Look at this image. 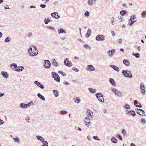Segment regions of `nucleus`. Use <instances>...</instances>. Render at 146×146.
I'll return each mask as SVG.
<instances>
[{
    "instance_id": "6e6d98bb",
    "label": "nucleus",
    "mask_w": 146,
    "mask_h": 146,
    "mask_svg": "<svg viewBox=\"0 0 146 146\" xmlns=\"http://www.w3.org/2000/svg\"><path fill=\"white\" fill-rule=\"evenodd\" d=\"M131 23H128V24L130 25L131 26H132V25L133 24V23H134L136 21V20L133 21H131Z\"/></svg>"
},
{
    "instance_id": "f3484780",
    "label": "nucleus",
    "mask_w": 146,
    "mask_h": 146,
    "mask_svg": "<svg viewBox=\"0 0 146 146\" xmlns=\"http://www.w3.org/2000/svg\"><path fill=\"white\" fill-rule=\"evenodd\" d=\"M115 51V49H112L111 50H109L107 52V53L109 56H112Z\"/></svg>"
},
{
    "instance_id": "c756f323",
    "label": "nucleus",
    "mask_w": 146,
    "mask_h": 146,
    "mask_svg": "<svg viewBox=\"0 0 146 146\" xmlns=\"http://www.w3.org/2000/svg\"><path fill=\"white\" fill-rule=\"evenodd\" d=\"M88 90L90 93L93 94L95 93L96 92V89H93L91 88H89Z\"/></svg>"
},
{
    "instance_id": "680f3d73",
    "label": "nucleus",
    "mask_w": 146,
    "mask_h": 146,
    "mask_svg": "<svg viewBox=\"0 0 146 146\" xmlns=\"http://www.w3.org/2000/svg\"><path fill=\"white\" fill-rule=\"evenodd\" d=\"M40 7L42 8H44L46 7V5L44 4H41L40 5Z\"/></svg>"
},
{
    "instance_id": "a19ab883",
    "label": "nucleus",
    "mask_w": 146,
    "mask_h": 146,
    "mask_svg": "<svg viewBox=\"0 0 146 146\" xmlns=\"http://www.w3.org/2000/svg\"><path fill=\"white\" fill-rule=\"evenodd\" d=\"M68 112L66 110H61L60 111V113L61 115H64L67 113Z\"/></svg>"
},
{
    "instance_id": "423d86ee",
    "label": "nucleus",
    "mask_w": 146,
    "mask_h": 146,
    "mask_svg": "<svg viewBox=\"0 0 146 146\" xmlns=\"http://www.w3.org/2000/svg\"><path fill=\"white\" fill-rule=\"evenodd\" d=\"M51 66V64L48 60H45L44 61V66L46 69L50 68Z\"/></svg>"
},
{
    "instance_id": "e2e57ef3",
    "label": "nucleus",
    "mask_w": 146,
    "mask_h": 146,
    "mask_svg": "<svg viewBox=\"0 0 146 146\" xmlns=\"http://www.w3.org/2000/svg\"><path fill=\"white\" fill-rule=\"evenodd\" d=\"M90 35V33H87L86 35V38H88Z\"/></svg>"
},
{
    "instance_id": "8fccbe9b",
    "label": "nucleus",
    "mask_w": 146,
    "mask_h": 146,
    "mask_svg": "<svg viewBox=\"0 0 146 146\" xmlns=\"http://www.w3.org/2000/svg\"><path fill=\"white\" fill-rule=\"evenodd\" d=\"M58 72V73L61 74L63 76H65L66 75V74L64 73L62 71L59 70Z\"/></svg>"
},
{
    "instance_id": "f704fd0d",
    "label": "nucleus",
    "mask_w": 146,
    "mask_h": 146,
    "mask_svg": "<svg viewBox=\"0 0 146 146\" xmlns=\"http://www.w3.org/2000/svg\"><path fill=\"white\" fill-rule=\"evenodd\" d=\"M123 108L125 109H130V107L128 104H126L124 106Z\"/></svg>"
},
{
    "instance_id": "a878e982",
    "label": "nucleus",
    "mask_w": 146,
    "mask_h": 146,
    "mask_svg": "<svg viewBox=\"0 0 146 146\" xmlns=\"http://www.w3.org/2000/svg\"><path fill=\"white\" fill-rule=\"evenodd\" d=\"M10 67L12 69H13V70L14 69L17 68V67H18L17 65L15 63H12L11 64Z\"/></svg>"
},
{
    "instance_id": "2f4dec72",
    "label": "nucleus",
    "mask_w": 146,
    "mask_h": 146,
    "mask_svg": "<svg viewBox=\"0 0 146 146\" xmlns=\"http://www.w3.org/2000/svg\"><path fill=\"white\" fill-rule=\"evenodd\" d=\"M33 52H34V54H31V53H30V56H36L38 53L37 49H36V50H35V51H33Z\"/></svg>"
},
{
    "instance_id": "052dcab7",
    "label": "nucleus",
    "mask_w": 146,
    "mask_h": 146,
    "mask_svg": "<svg viewBox=\"0 0 146 146\" xmlns=\"http://www.w3.org/2000/svg\"><path fill=\"white\" fill-rule=\"evenodd\" d=\"M33 35V34L31 32H29L27 34V36L28 37L31 36Z\"/></svg>"
},
{
    "instance_id": "6ab92c4d",
    "label": "nucleus",
    "mask_w": 146,
    "mask_h": 146,
    "mask_svg": "<svg viewBox=\"0 0 146 146\" xmlns=\"http://www.w3.org/2000/svg\"><path fill=\"white\" fill-rule=\"evenodd\" d=\"M123 63L126 66H130L129 61L127 59H124L123 60Z\"/></svg>"
},
{
    "instance_id": "58836bf2",
    "label": "nucleus",
    "mask_w": 146,
    "mask_h": 146,
    "mask_svg": "<svg viewBox=\"0 0 146 146\" xmlns=\"http://www.w3.org/2000/svg\"><path fill=\"white\" fill-rule=\"evenodd\" d=\"M51 21V20L49 19V18H48L47 19L45 18L44 19V23L45 24H47L49 22H50Z\"/></svg>"
},
{
    "instance_id": "6e6552de",
    "label": "nucleus",
    "mask_w": 146,
    "mask_h": 146,
    "mask_svg": "<svg viewBox=\"0 0 146 146\" xmlns=\"http://www.w3.org/2000/svg\"><path fill=\"white\" fill-rule=\"evenodd\" d=\"M68 59V58L65 59L64 61V63L65 65L68 67H70L72 66V64L71 61L69 60Z\"/></svg>"
},
{
    "instance_id": "37998d69",
    "label": "nucleus",
    "mask_w": 146,
    "mask_h": 146,
    "mask_svg": "<svg viewBox=\"0 0 146 146\" xmlns=\"http://www.w3.org/2000/svg\"><path fill=\"white\" fill-rule=\"evenodd\" d=\"M33 47L32 46V45L29 48V49L28 50V53H29V54L30 55V53H31V52L33 50L32 48H33Z\"/></svg>"
},
{
    "instance_id": "09e8293b",
    "label": "nucleus",
    "mask_w": 146,
    "mask_h": 146,
    "mask_svg": "<svg viewBox=\"0 0 146 146\" xmlns=\"http://www.w3.org/2000/svg\"><path fill=\"white\" fill-rule=\"evenodd\" d=\"M136 17H135V15H133L131 16L129 19V21H132V20L134 19Z\"/></svg>"
},
{
    "instance_id": "c9c22d12",
    "label": "nucleus",
    "mask_w": 146,
    "mask_h": 146,
    "mask_svg": "<svg viewBox=\"0 0 146 146\" xmlns=\"http://www.w3.org/2000/svg\"><path fill=\"white\" fill-rule=\"evenodd\" d=\"M13 140H14L15 142H16L19 143V139L17 137H13Z\"/></svg>"
},
{
    "instance_id": "338daca9",
    "label": "nucleus",
    "mask_w": 146,
    "mask_h": 146,
    "mask_svg": "<svg viewBox=\"0 0 146 146\" xmlns=\"http://www.w3.org/2000/svg\"><path fill=\"white\" fill-rule=\"evenodd\" d=\"M122 41V40L121 39V38L119 39L118 41V42L119 43H121Z\"/></svg>"
},
{
    "instance_id": "2eb2a0df",
    "label": "nucleus",
    "mask_w": 146,
    "mask_h": 146,
    "mask_svg": "<svg viewBox=\"0 0 146 146\" xmlns=\"http://www.w3.org/2000/svg\"><path fill=\"white\" fill-rule=\"evenodd\" d=\"M96 0H88V3L89 6H92L96 3Z\"/></svg>"
},
{
    "instance_id": "bb28decb",
    "label": "nucleus",
    "mask_w": 146,
    "mask_h": 146,
    "mask_svg": "<svg viewBox=\"0 0 146 146\" xmlns=\"http://www.w3.org/2000/svg\"><path fill=\"white\" fill-rule=\"evenodd\" d=\"M110 66L115 70L117 72H119V68L115 65H110Z\"/></svg>"
},
{
    "instance_id": "393cba45",
    "label": "nucleus",
    "mask_w": 146,
    "mask_h": 146,
    "mask_svg": "<svg viewBox=\"0 0 146 146\" xmlns=\"http://www.w3.org/2000/svg\"><path fill=\"white\" fill-rule=\"evenodd\" d=\"M74 102L77 104L79 103L80 102V99L79 97H76L73 98Z\"/></svg>"
},
{
    "instance_id": "c03bdc74",
    "label": "nucleus",
    "mask_w": 146,
    "mask_h": 146,
    "mask_svg": "<svg viewBox=\"0 0 146 146\" xmlns=\"http://www.w3.org/2000/svg\"><path fill=\"white\" fill-rule=\"evenodd\" d=\"M141 17L142 18H143L145 17L146 15V11H144L141 14Z\"/></svg>"
},
{
    "instance_id": "ddd939ff",
    "label": "nucleus",
    "mask_w": 146,
    "mask_h": 146,
    "mask_svg": "<svg viewBox=\"0 0 146 146\" xmlns=\"http://www.w3.org/2000/svg\"><path fill=\"white\" fill-rule=\"evenodd\" d=\"M134 104L135 106L136 107L141 108L142 107L141 105L137 100H135L134 101Z\"/></svg>"
},
{
    "instance_id": "49530a36",
    "label": "nucleus",
    "mask_w": 146,
    "mask_h": 146,
    "mask_svg": "<svg viewBox=\"0 0 146 146\" xmlns=\"http://www.w3.org/2000/svg\"><path fill=\"white\" fill-rule=\"evenodd\" d=\"M116 136L120 140H123V138L119 134H117Z\"/></svg>"
},
{
    "instance_id": "5fc2aeb1",
    "label": "nucleus",
    "mask_w": 146,
    "mask_h": 146,
    "mask_svg": "<svg viewBox=\"0 0 146 146\" xmlns=\"http://www.w3.org/2000/svg\"><path fill=\"white\" fill-rule=\"evenodd\" d=\"M141 121L143 125L145 124L146 123L145 120V119L141 118Z\"/></svg>"
},
{
    "instance_id": "aec40b11",
    "label": "nucleus",
    "mask_w": 146,
    "mask_h": 146,
    "mask_svg": "<svg viewBox=\"0 0 146 146\" xmlns=\"http://www.w3.org/2000/svg\"><path fill=\"white\" fill-rule=\"evenodd\" d=\"M1 74L3 77L5 78H7L8 77V76L7 72L4 71H2Z\"/></svg>"
},
{
    "instance_id": "bf43d9fd",
    "label": "nucleus",
    "mask_w": 146,
    "mask_h": 146,
    "mask_svg": "<svg viewBox=\"0 0 146 146\" xmlns=\"http://www.w3.org/2000/svg\"><path fill=\"white\" fill-rule=\"evenodd\" d=\"M72 70H74L76 72H78L79 70L76 67H73L72 68Z\"/></svg>"
},
{
    "instance_id": "f03ea898",
    "label": "nucleus",
    "mask_w": 146,
    "mask_h": 146,
    "mask_svg": "<svg viewBox=\"0 0 146 146\" xmlns=\"http://www.w3.org/2000/svg\"><path fill=\"white\" fill-rule=\"evenodd\" d=\"M111 90L114 93L115 95L118 97H121L123 96L122 93L116 89L114 88H111Z\"/></svg>"
},
{
    "instance_id": "864d4df0",
    "label": "nucleus",
    "mask_w": 146,
    "mask_h": 146,
    "mask_svg": "<svg viewBox=\"0 0 146 146\" xmlns=\"http://www.w3.org/2000/svg\"><path fill=\"white\" fill-rule=\"evenodd\" d=\"M118 19L119 20V21L120 22H122L123 19V17L121 16H119L118 17Z\"/></svg>"
},
{
    "instance_id": "79ce46f5",
    "label": "nucleus",
    "mask_w": 146,
    "mask_h": 146,
    "mask_svg": "<svg viewBox=\"0 0 146 146\" xmlns=\"http://www.w3.org/2000/svg\"><path fill=\"white\" fill-rule=\"evenodd\" d=\"M83 46L86 49H87L88 48H89L90 50L91 49V47H90V46L88 44H84Z\"/></svg>"
},
{
    "instance_id": "4d7b16f0",
    "label": "nucleus",
    "mask_w": 146,
    "mask_h": 146,
    "mask_svg": "<svg viewBox=\"0 0 146 146\" xmlns=\"http://www.w3.org/2000/svg\"><path fill=\"white\" fill-rule=\"evenodd\" d=\"M122 133L125 135H127V133L126 132L125 130L124 129H123L121 131Z\"/></svg>"
},
{
    "instance_id": "e433bc0d",
    "label": "nucleus",
    "mask_w": 146,
    "mask_h": 146,
    "mask_svg": "<svg viewBox=\"0 0 146 146\" xmlns=\"http://www.w3.org/2000/svg\"><path fill=\"white\" fill-rule=\"evenodd\" d=\"M130 112H131L130 114L133 116H135L136 115V114L135 111L133 110H130Z\"/></svg>"
},
{
    "instance_id": "69168bd1",
    "label": "nucleus",
    "mask_w": 146,
    "mask_h": 146,
    "mask_svg": "<svg viewBox=\"0 0 146 146\" xmlns=\"http://www.w3.org/2000/svg\"><path fill=\"white\" fill-rule=\"evenodd\" d=\"M87 139L90 141H91L92 140L90 135H88L87 137Z\"/></svg>"
},
{
    "instance_id": "7ed1b4c3",
    "label": "nucleus",
    "mask_w": 146,
    "mask_h": 146,
    "mask_svg": "<svg viewBox=\"0 0 146 146\" xmlns=\"http://www.w3.org/2000/svg\"><path fill=\"white\" fill-rule=\"evenodd\" d=\"M96 96L98 100L102 103L104 102V99L103 96L101 93H98L96 94Z\"/></svg>"
},
{
    "instance_id": "473e14b6",
    "label": "nucleus",
    "mask_w": 146,
    "mask_h": 146,
    "mask_svg": "<svg viewBox=\"0 0 146 146\" xmlns=\"http://www.w3.org/2000/svg\"><path fill=\"white\" fill-rule=\"evenodd\" d=\"M127 12L126 10H122L120 12V14L122 16L124 15L125 14H126Z\"/></svg>"
},
{
    "instance_id": "dca6fc26",
    "label": "nucleus",
    "mask_w": 146,
    "mask_h": 146,
    "mask_svg": "<svg viewBox=\"0 0 146 146\" xmlns=\"http://www.w3.org/2000/svg\"><path fill=\"white\" fill-rule=\"evenodd\" d=\"M86 120L85 121L86 122V126L89 127L90 124V119L88 117H85Z\"/></svg>"
},
{
    "instance_id": "603ef678",
    "label": "nucleus",
    "mask_w": 146,
    "mask_h": 146,
    "mask_svg": "<svg viewBox=\"0 0 146 146\" xmlns=\"http://www.w3.org/2000/svg\"><path fill=\"white\" fill-rule=\"evenodd\" d=\"M90 12L89 11H87L85 12L84 13V15L85 17H88L89 16Z\"/></svg>"
},
{
    "instance_id": "4468645a",
    "label": "nucleus",
    "mask_w": 146,
    "mask_h": 146,
    "mask_svg": "<svg viewBox=\"0 0 146 146\" xmlns=\"http://www.w3.org/2000/svg\"><path fill=\"white\" fill-rule=\"evenodd\" d=\"M24 69V67L23 66H18L17 68L14 69V70L17 72L22 71Z\"/></svg>"
},
{
    "instance_id": "b1692460",
    "label": "nucleus",
    "mask_w": 146,
    "mask_h": 146,
    "mask_svg": "<svg viewBox=\"0 0 146 146\" xmlns=\"http://www.w3.org/2000/svg\"><path fill=\"white\" fill-rule=\"evenodd\" d=\"M37 95V96L42 101H45V99L44 97L40 93H38Z\"/></svg>"
},
{
    "instance_id": "20e7f679",
    "label": "nucleus",
    "mask_w": 146,
    "mask_h": 146,
    "mask_svg": "<svg viewBox=\"0 0 146 146\" xmlns=\"http://www.w3.org/2000/svg\"><path fill=\"white\" fill-rule=\"evenodd\" d=\"M52 77L54 79V80L57 82L60 81V77L58 74L54 72H52L51 73Z\"/></svg>"
},
{
    "instance_id": "0e129e2a",
    "label": "nucleus",
    "mask_w": 146,
    "mask_h": 146,
    "mask_svg": "<svg viewBox=\"0 0 146 146\" xmlns=\"http://www.w3.org/2000/svg\"><path fill=\"white\" fill-rule=\"evenodd\" d=\"M4 123V121L0 119V125L3 124Z\"/></svg>"
},
{
    "instance_id": "3c124183",
    "label": "nucleus",
    "mask_w": 146,
    "mask_h": 146,
    "mask_svg": "<svg viewBox=\"0 0 146 146\" xmlns=\"http://www.w3.org/2000/svg\"><path fill=\"white\" fill-rule=\"evenodd\" d=\"M32 102H33L31 101L27 104H25V105L26 106V108H27V107H29L31 106V105Z\"/></svg>"
},
{
    "instance_id": "0eeeda50",
    "label": "nucleus",
    "mask_w": 146,
    "mask_h": 146,
    "mask_svg": "<svg viewBox=\"0 0 146 146\" xmlns=\"http://www.w3.org/2000/svg\"><path fill=\"white\" fill-rule=\"evenodd\" d=\"M135 111L136 112L140 115H145L144 113L145 111H144L142 109H138L137 108H136L135 109Z\"/></svg>"
},
{
    "instance_id": "774afa93",
    "label": "nucleus",
    "mask_w": 146,
    "mask_h": 146,
    "mask_svg": "<svg viewBox=\"0 0 146 146\" xmlns=\"http://www.w3.org/2000/svg\"><path fill=\"white\" fill-rule=\"evenodd\" d=\"M48 28L51 30H54V27H51L50 26H48Z\"/></svg>"
},
{
    "instance_id": "4be33fe9",
    "label": "nucleus",
    "mask_w": 146,
    "mask_h": 146,
    "mask_svg": "<svg viewBox=\"0 0 146 146\" xmlns=\"http://www.w3.org/2000/svg\"><path fill=\"white\" fill-rule=\"evenodd\" d=\"M58 32L59 34H60L61 33L65 34L66 33V31L62 28H60V29H58Z\"/></svg>"
},
{
    "instance_id": "cd10ccee",
    "label": "nucleus",
    "mask_w": 146,
    "mask_h": 146,
    "mask_svg": "<svg viewBox=\"0 0 146 146\" xmlns=\"http://www.w3.org/2000/svg\"><path fill=\"white\" fill-rule=\"evenodd\" d=\"M36 137L38 140L41 141L42 142H43V141H44V138L40 136L37 135Z\"/></svg>"
},
{
    "instance_id": "13d9d810",
    "label": "nucleus",
    "mask_w": 146,
    "mask_h": 146,
    "mask_svg": "<svg viewBox=\"0 0 146 146\" xmlns=\"http://www.w3.org/2000/svg\"><path fill=\"white\" fill-rule=\"evenodd\" d=\"M93 138L94 139L96 140L99 141L100 140V139L97 136H94L93 137Z\"/></svg>"
},
{
    "instance_id": "a18cd8bd",
    "label": "nucleus",
    "mask_w": 146,
    "mask_h": 146,
    "mask_svg": "<svg viewBox=\"0 0 146 146\" xmlns=\"http://www.w3.org/2000/svg\"><path fill=\"white\" fill-rule=\"evenodd\" d=\"M43 145L41 146H48V142L44 140L43 142Z\"/></svg>"
},
{
    "instance_id": "4c0bfd02",
    "label": "nucleus",
    "mask_w": 146,
    "mask_h": 146,
    "mask_svg": "<svg viewBox=\"0 0 146 146\" xmlns=\"http://www.w3.org/2000/svg\"><path fill=\"white\" fill-rule=\"evenodd\" d=\"M132 54L135 57L137 58H138L140 57V54L139 53H137L134 54V53H133Z\"/></svg>"
},
{
    "instance_id": "39448f33",
    "label": "nucleus",
    "mask_w": 146,
    "mask_h": 146,
    "mask_svg": "<svg viewBox=\"0 0 146 146\" xmlns=\"http://www.w3.org/2000/svg\"><path fill=\"white\" fill-rule=\"evenodd\" d=\"M106 37L102 35H98L96 36L95 39L97 41H102L105 40Z\"/></svg>"
},
{
    "instance_id": "1a4fd4ad",
    "label": "nucleus",
    "mask_w": 146,
    "mask_h": 146,
    "mask_svg": "<svg viewBox=\"0 0 146 146\" xmlns=\"http://www.w3.org/2000/svg\"><path fill=\"white\" fill-rule=\"evenodd\" d=\"M86 69L87 70L89 71H93L95 70V68L91 65H88L87 66V67L86 68Z\"/></svg>"
},
{
    "instance_id": "5701e85b",
    "label": "nucleus",
    "mask_w": 146,
    "mask_h": 146,
    "mask_svg": "<svg viewBox=\"0 0 146 146\" xmlns=\"http://www.w3.org/2000/svg\"><path fill=\"white\" fill-rule=\"evenodd\" d=\"M109 81L110 83L113 86H115V82L113 79L111 78H110L109 79Z\"/></svg>"
},
{
    "instance_id": "f8f14e48",
    "label": "nucleus",
    "mask_w": 146,
    "mask_h": 146,
    "mask_svg": "<svg viewBox=\"0 0 146 146\" xmlns=\"http://www.w3.org/2000/svg\"><path fill=\"white\" fill-rule=\"evenodd\" d=\"M140 88L142 90H141V93L143 94H145V88L143 84V83H141L140 84Z\"/></svg>"
},
{
    "instance_id": "f257e3e1",
    "label": "nucleus",
    "mask_w": 146,
    "mask_h": 146,
    "mask_svg": "<svg viewBox=\"0 0 146 146\" xmlns=\"http://www.w3.org/2000/svg\"><path fill=\"white\" fill-rule=\"evenodd\" d=\"M122 72L123 75L126 77L131 78L133 77L131 72L128 70H123Z\"/></svg>"
},
{
    "instance_id": "a211bd4d",
    "label": "nucleus",
    "mask_w": 146,
    "mask_h": 146,
    "mask_svg": "<svg viewBox=\"0 0 146 146\" xmlns=\"http://www.w3.org/2000/svg\"><path fill=\"white\" fill-rule=\"evenodd\" d=\"M52 64L55 67H57L59 65L58 63L54 59H52Z\"/></svg>"
},
{
    "instance_id": "c85d7f7f",
    "label": "nucleus",
    "mask_w": 146,
    "mask_h": 146,
    "mask_svg": "<svg viewBox=\"0 0 146 146\" xmlns=\"http://www.w3.org/2000/svg\"><path fill=\"white\" fill-rule=\"evenodd\" d=\"M53 92L56 97H58L59 96L58 92L57 90H53Z\"/></svg>"
},
{
    "instance_id": "de8ad7c7",
    "label": "nucleus",
    "mask_w": 146,
    "mask_h": 146,
    "mask_svg": "<svg viewBox=\"0 0 146 146\" xmlns=\"http://www.w3.org/2000/svg\"><path fill=\"white\" fill-rule=\"evenodd\" d=\"M11 40V38L9 36L7 37L5 39V41L6 42H8Z\"/></svg>"
},
{
    "instance_id": "9b49d317",
    "label": "nucleus",
    "mask_w": 146,
    "mask_h": 146,
    "mask_svg": "<svg viewBox=\"0 0 146 146\" xmlns=\"http://www.w3.org/2000/svg\"><path fill=\"white\" fill-rule=\"evenodd\" d=\"M34 83L36 84L37 86L40 87L42 89H43L44 86L43 84H42L40 82L37 81H36L34 82Z\"/></svg>"
},
{
    "instance_id": "72a5a7b5",
    "label": "nucleus",
    "mask_w": 146,
    "mask_h": 146,
    "mask_svg": "<svg viewBox=\"0 0 146 146\" xmlns=\"http://www.w3.org/2000/svg\"><path fill=\"white\" fill-rule=\"evenodd\" d=\"M25 105V104L23 103H21L19 105V107L20 108L23 109L26 108V106Z\"/></svg>"
},
{
    "instance_id": "412c9836",
    "label": "nucleus",
    "mask_w": 146,
    "mask_h": 146,
    "mask_svg": "<svg viewBox=\"0 0 146 146\" xmlns=\"http://www.w3.org/2000/svg\"><path fill=\"white\" fill-rule=\"evenodd\" d=\"M86 114L88 117L89 116H92L93 115V112L90 110L89 109H88Z\"/></svg>"
},
{
    "instance_id": "9d476101",
    "label": "nucleus",
    "mask_w": 146,
    "mask_h": 146,
    "mask_svg": "<svg viewBox=\"0 0 146 146\" xmlns=\"http://www.w3.org/2000/svg\"><path fill=\"white\" fill-rule=\"evenodd\" d=\"M51 15L52 17L56 19H58L60 17V16L59 15L58 13L56 12L52 13L51 14Z\"/></svg>"
},
{
    "instance_id": "ea45409f",
    "label": "nucleus",
    "mask_w": 146,
    "mask_h": 146,
    "mask_svg": "<svg viewBox=\"0 0 146 146\" xmlns=\"http://www.w3.org/2000/svg\"><path fill=\"white\" fill-rule=\"evenodd\" d=\"M25 120L28 123H29L30 122V117L29 116H27L25 117Z\"/></svg>"
},
{
    "instance_id": "7c9ffc66",
    "label": "nucleus",
    "mask_w": 146,
    "mask_h": 146,
    "mask_svg": "<svg viewBox=\"0 0 146 146\" xmlns=\"http://www.w3.org/2000/svg\"><path fill=\"white\" fill-rule=\"evenodd\" d=\"M111 140V141L114 143H116L117 142V140L114 137H112Z\"/></svg>"
}]
</instances>
